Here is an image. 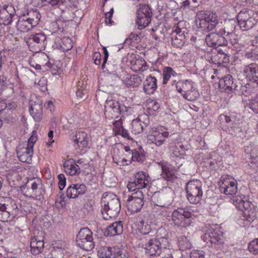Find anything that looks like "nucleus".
Segmentation results:
<instances>
[{
    "mask_svg": "<svg viewBox=\"0 0 258 258\" xmlns=\"http://www.w3.org/2000/svg\"><path fill=\"white\" fill-rule=\"evenodd\" d=\"M141 240L146 254L150 256L161 255L162 257L165 258L162 251L166 250L168 244L167 238L164 237L156 238L150 232H148L143 234Z\"/></svg>",
    "mask_w": 258,
    "mask_h": 258,
    "instance_id": "obj_1",
    "label": "nucleus"
},
{
    "mask_svg": "<svg viewBox=\"0 0 258 258\" xmlns=\"http://www.w3.org/2000/svg\"><path fill=\"white\" fill-rule=\"evenodd\" d=\"M101 213L105 220L116 217L120 211V202L117 197L112 193L104 194L101 201Z\"/></svg>",
    "mask_w": 258,
    "mask_h": 258,
    "instance_id": "obj_2",
    "label": "nucleus"
},
{
    "mask_svg": "<svg viewBox=\"0 0 258 258\" xmlns=\"http://www.w3.org/2000/svg\"><path fill=\"white\" fill-rule=\"evenodd\" d=\"M26 186H27L25 191L26 196L39 201L43 199L45 190L40 179L38 178L30 179Z\"/></svg>",
    "mask_w": 258,
    "mask_h": 258,
    "instance_id": "obj_3",
    "label": "nucleus"
},
{
    "mask_svg": "<svg viewBox=\"0 0 258 258\" xmlns=\"http://www.w3.org/2000/svg\"><path fill=\"white\" fill-rule=\"evenodd\" d=\"M237 20L242 31L251 29L257 23L255 14L252 10L249 9L241 10L237 16Z\"/></svg>",
    "mask_w": 258,
    "mask_h": 258,
    "instance_id": "obj_4",
    "label": "nucleus"
},
{
    "mask_svg": "<svg viewBox=\"0 0 258 258\" xmlns=\"http://www.w3.org/2000/svg\"><path fill=\"white\" fill-rule=\"evenodd\" d=\"M202 186V183L198 179L190 180L187 183V198L191 204H197L201 201L203 193Z\"/></svg>",
    "mask_w": 258,
    "mask_h": 258,
    "instance_id": "obj_5",
    "label": "nucleus"
},
{
    "mask_svg": "<svg viewBox=\"0 0 258 258\" xmlns=\"http://www.w3.org/2000/svg\"><path fill=\"white\" fill-rule=\"evenodd\" d=\"M192 214L185 209L177 208L174 210L171 215V221L177 226L186 228L191 223L190 218Z\"/></svg>",
    "mask_w": 258,
    "mask_h": 258,
    "instance_id": "obj_6",
    "label": "nucleus"
},
{
    "mask_svg": "<svg viewBox=\"0 0 258 258\" xmlns=\"http://www.w3.org/2000/svg\"><path fill=\"white\" fill-rule=\"evenodd\" d=\"M92 232L87 227L82 228L76 238L77 245L83 249L90 251L95 246Z\"/></svg>",
    "mask_w": 258,
    "mask_h": 258,
    "instance_id": "obj_7",
    "label": "nucleus"
},
{
    "mask_svg": "<svg viewBox=\"0 0 258 258\" xmlns=\"http://www.w3.org/2000/svg\"><path fill=\"white\" fill-rule=\"evenodd\" d=\"M136 23L139 30H142L147 27L151 21L152 12L148 5H140L137 9Z\"/></svg>",
    "mask_w": 258,
    "mask_h": 258,
    "instance_id": "obj_8",
    "label": "nucleus"
},
{
    "mask_svg": "<svg viewBox=\"0 0 258 258\" xmlns=\"http://www.w3.org/2000/svg\"><path fill=\"white\" fill-rule=\"evenodd\" d=\"M220 190L221 192L229 196H233L237 191L236 180L228 175H225L220 178Z\"/></svg>",
    "mask_w": 258,
    "mask_h": 258,
    "instance_id": "obj_9",
    "label": "nucleus"
},
{
    "mask_svg": "<svg viewBox=\"0 0 258 258\" xmlns=\"http://www.w3.org/2000/svg\"><path fill=\"white\" fill-rule=\"evenodd\" d=\"M182 25V22L178 23L171 34L172 44L176 48L181 47L184 45L185 42L186 36L185 34H187V32L185 28H181Z\"/></svg>",
    "mask_w": 258,
    "mask_h": 258,
    "instance_id": "obj_10",
    "label": "nucleus"
},
{
    "mask_svg": "<svg viewBox=\"0 0 258 258\" xmlns=\"http://www.w3.org/2000/svg\"><path fill=\"white\" fill-rule=\"evenodd\" d=\"M236 27V23L235 20H231L225 23L223 28L220 29V33L224 34L227 39L232 45L238 43V36L234 32Z\"/></svg>",
    "mask_w": 258,
    "mask_h": 258,
    "instance_id": "obj_11",
    "label": "nucleus"
},
{
    "mask_svg": "<svg viewBox=\"0 0 258 258\" xmlns=\"http://www.w3.org/2000/svg\"><path fill=\"white\" fill-rule=\"evenodd\" d=\"M135 177L134 181L129 182L127 184V188L130 191H135L136 189H141L147 187L149 181L148 180V176L146 175L145 172H138Z\"/></svg>",
    "mask_w": 258,
    "mask_h": 258,
    "instance_id": "obj_12",
    "label": "nucleus"
},
{
    "mask_svg": "<svg viewBox=\"0 0 258 258\" xmlns=\"http://www.w3.org/2000/svg\"><path fill=\"white\" fill-rule=\"evenodd\" d=\"M15 15L16 11L13 5H4L0 8V24L9 25Z\"/></svg>",
    "mask_w": 258,
    "mask_h": 258,
    "instance_id": "obj_13",
    "label": "nucleus"
},
{
    "mask_svg": "<svg viewBox=\"0 0 258 258\" xmlns=\"http://www.w3.org/2000/svg\"><path fill=\"white\" fill-rule=\"evenodd\" d=\"M206 41L208 45L211 47L216 45L225 46L229 42L224 34L220 33L219 30L216 33H211L206 36Z\"/></svg>",
    "mask_w": 258,
    "mask_h": 258,
    "instance_id": "obj_14",
    "label": "nucleus"
},
{
    "mask_svg": "<svg viewBox=\"0 0 258 258\" xmlns=\"http://www.w3.org/2000/svg\"><path fill=\"white\" fill-rule=\"evenodd\" d=\"M26 42L29 46L36 47L38 50H41L46 45V37L42 33L31 34Z\"/></svg>",
    "mask_w": 258,
    "mask_h": 258,
    "instance_id": "obj_15",
    "label": "nucleus"
},
{
    "mask_svg": "<svg viewBox=\"0 0 258 258\" xmlns=\"http://www.w3.org/2000/svg\"><path fill=\"white\" fill-rule=\"evenodd\" d=\"M119 103L118 101L111 98H107L104 105V114L108 117H118Z\"/></svg>",
    "mask_w": 258,
    "mask_h": 258,
    "instance_id": "obj_16",
    "label": "nucleus"
},
{
    "mask_svg": "<svg viewBox=\"0 0 258 258\" xmlns=\"http://www.w3.org/2000/svg\"><path fill=\"white\" fill-rule=\"evenodd\" d=\"M152 204H155L161 207L170 208L172 204L170 198L165 193L156 192L151 197Z\"/></svg>",
    "mask_w": 258,
    "mask_h": 258,
    "instance_id": "obj_17",
    "label": "nucleus"
},
{
    "mask_svg": "<svg viewBox=\"0 0 258 258\" xmlns=\"http://www.w3.org/2000/svg\"><path fill=\"white\" fill-rule=\"evenodd\" d=\"M33 149L22 144L20 145L17 150V154L19 160L22 162L31 163Z\"/></svg>",
    "mask_w": 258,
    "mask_h": 258,
    "instance_id": "obj_18",
    "label": "nucleus"
},
{
    "mask_svg": "<svg viewBox=\"0 0 258 258\" xmlns=\"http://www.w3.org/2000/svg\"><path fill=\"white\" fill-rule=\"evenodd\" d=\"M238 209L242 211L244 220L250 221L253 220L256 216L253 206L250 202L247 201L246 199L243 201L242 204L239 205Z\"/></svg>",
    "mask_w": 258,
    "mask_h": 258,
    "instance_id": "obj_19",
    "label": "nucleus"
},
{
    "mask_svg": "<svg viewBox=\"0 0 258 258\" xmlns=\"http://www.w3.org/2000/svg\"><path fill=\"white\" fill-rule=\"evenodd\" d=\"M17 207L12 208L9 205L3 204L0 206V220L3 222H8L13 220Z\"/></svg>",
    "mask_w": 258,
    "mask_h": 258,
    "instance_id": "obj_20",
    "label": "nucleus"
},
{
    "mask_svg": "<svg viewBox=\"0 0 258 258\" xmlns=\"http://www.w3.org/2000/svg\"><path fill=\"white\" fill-rule=\"evenodd\" d=\"M87 191V187L83 184H72L67 188L66 196L69 198L75 199L84 195Z\"/></svg>",
    "mask_w": 258,
    "mask_h": 258,
    "instance_id": "obj_21",
    "label": "nucleus"
},
{
    "mask_svg": "<svg viewBox=\"0 0 258 258\" xmlns=\"http://www.w3.org/2000/svg\"><path fill=\"white\" fill-rule=\"evenodd\" d=\"M219 86L221 89L225 91H237L238 86L233 81L232 76L230 75L225 76L219 81Z\"/></svg>",
    "mask_w": 258,
    "mask_h": 258,
    "instance_id": "obj_22",
    "label": "nucleus"
},
{
    "mask_svg": "<svg viewBox=\"0 0 258 258\" xmlns=\"http://www.w3.org/2000/svg\"><path fill=\"white\" fill-rule=\"evenodd\" d=\"M169 135L168 132L153 131L151 135L148 136V140L150 143H154L159 146L164 143L165 138H167Z\"/></svg>",
    "mask_w": 258,
    "mask_h": 258,
    "instance_id": "obj_23",
    "label": "nucleus"
},
{
    "mask_svg": "<svg viewBox=\"0 0 258 258\" xmlns=\"http://www.w3.org/2000/svg\"><path fill=\"white\" fill-rule=\"evenodd\" d=\"M211 59L212 62L218 66L225 67L229 61V56L225 51L221 49H218L217 53L214 54Z\"/></svg>",
    "mask_w": 258,
    "mask_h": 258,
    "instance_id": "obj_24",
    "label": "nucleus"
},
{
    "mask_svg": "<svg viewBox=\"0 0 258 258\" xmlns=\"http://www.w3.org/2000/svg\"><path fill=\"white\" fill-rule=\"evenodd\" d=\"M207 243H210L211 247L218 248L224 243L223 236L215 232H209L205 234Z\"/></svg>",
    "mask_w": 258,
    "mask_h": 258,
    "instance_id": "obj_25",
    "label": "nucleus"
},
{
    "mask_svg": "<svg viewBox=\"0 0 258 258\" xmlns=\"http://www.w3.org/2000/svg\"><path fill=\"white\" fill-rule=\"evenodd\" d=\"M144 204V201L141 199L128 197L126 202L127 209L131 213H135L139 212Z\"/></svg>",
    "mask_w": 258,
    "mask_h": 258,
    "instance_id": "obj_26",
    "label": "nucleus"
},
{
    "mask_svg": "<svg viewBox=\"0 0 258 258\" xmlns=\"http://www.w3.org/2000/svg\"><path fill=\"white\" fill-rule=\"evenodd\" d=\"M29 111L31 115L36 121H40L42 118V105L41 103L31 102L30 104Z\"/></svg>",
    "mask_w": 258,
    "mask_h": 258,
    "instance_id": "obj_27",
    "label": "nucleus"
},
{
    "mask_svg": "<svg viewBox=\"0 0 258 258\" xmlns=\"http://www.w3.org/2000/svg\"><path fill=\"white\" fill-rule=\"evenodd\" d=\"M34 27H35V26L32 25V24L28 20L25 15L20 17L16 24L17 30L22 32H27L31 30Z\"/></svg>",
    "mask_w": 258,
    "mask_h": 258,
    "instance_id": "obj_28",
    "label": "nucleus"
},
{
    "mask_svg": "<svg viewBox=\"0 0 258 258\" xmlns=\"http://www.w3.org/2000/svg\"><path fill=\"white\" fill-rule=\"evenodd\" d=\"M123 231V226L121 221L114 222L108 226L104 232L105 235L113 236L121 234Z\"/></svg>",
    "mask_w": 258,
    "mask_h": 258,
    "instance_id": "obj_29",
    "label": "nucleus"
},
{
    "mask_svg": "<svg viewBox=\"0 0 258 258\" xmlns=\"http://www.w3.org/2000/svg\"><path fill=\"white\" fill-rule=\"evenodd\" d=\"M243 72L250 80H252L255 82L258 79V64L251 63L245 66Z\"/></svg>",
    "mask_w": 258,
    "mask_h": 258,
    "instance_id": "obj_30",
    "label": "nucleus"
},
{
    "mask_svg": "<svg viewBox=\"0 0 258 258\" xmlns=\"http://www.w3.org/2000/svg\"><path fill=\"white\" fill-rule=\"evenodd\" d=\"M157 89V80L155 77L149 76L144 83V90L148 94H152Z\"/></svg>",
    "mask_w": 258,
    "mask_h": 258,
    "instance_id": "obj_31",
    "label": "nucleus"
},
{
    "mask_svg": "<svg viewBox=\"0 0 258 258\" xmlns=\"http://www.w3.org/2000/svg\"><path fill=\"white\" fill-rule=\"evenodd\" d=\"M195 85V83L191 81L180 80L176 83V88L177 91L183 96L189 89H192Z\"/></svg>",
    "mask_w": 258,
    "mask_h": 258,
    "instance_id": "obj_32",
    "label": "nucleus"
},
{
    "mask_svg": "<svg viewBox=\"0 0 258 258\" xmlns=\"http://www.w3.org/2000/svg\"><path fill=\"white\" fill-rule=\"evenodd\" d=\"M31 251L34 255H37L42 252L44 248V242L34 237L30 243Z\"/></svg>",
    "mask_w": 258,
    "mask_h": 258,
    "instance_id": "obj_33",
    "label": "nucleus"
},
{
    "mask_svg": "<svg viewBox=\"0 0 258 258\" xmlns=\"http://www.w3.org/2000/svg\"><path fill=\"white\" fill-rule=\"evenodd\" d=\"M73 140L74 143L77 144L80 148H84L88 145L87 135L84 132L77 133Z\"/></svg>",
    "mask_w": 258,
    "mask_h": 258,
    "instance_id": "obj_34",
    "label": "nucleus"
},
{
    "mask_svg": "<svg viewBox=\"0 0 258 258\" xmlns=\"http://www.w3.org/2000/svg\"><path fill=\"white\" fill-rule=\"evenodd\" d=\"M199 20H203L204 21L208 22L209 23L210 21L212 22L213 24L211 25H208V27L210 28L211 27H216L218 23V16L216 13L211 12H207L201 14V18H199Z\"/></svg>",
    "mask_w": 258,
    "mask_h": 258,
    "instance_id": "obj_35",
    "label": "nucleus"
},
{
    "mask_svg": "<svg viewBox=\"0 0 258 258\" xmlns=\"http://www.w3.org/2000/svg\"><path fill=\"white\" fill-rule=\"evenodd\" d=\"M64 171L65 172L71 176L75 175L79 173V166L73 160H67L63 164Z\"/></svg>",
    "mask_w": 258,
    "mask_h": 258,
    "instance_id": "obj_36",
    "label": "nucleus"
},
{
    "mask_svg": "<svg viewBox=\"0 0 258 258\" xmlns=\"http://www.w3.org/2000/svg\"><path fill=\"white\" fill-rule=\"evenodd\" d=\"M105 68L109 74L116 76H118V74L121 69L119 62L116 60L110 61L107 66H105Z\"/></svg>",
    "mask_w": 258,
    "mask_h": 258,
    "instance_id": "obj_37",
    "label": "nucleus"
},
{
    "mask_svg": "<svg viewBox=\"0 0 258 258\" xmlns=\"http://www.w3.org/2000/svg\"><path fill=\"white\" fill-rule=\"evenodd\" d=\"M162 176L167 180L173 181L176 178L174 170L170 166H163L162 167Z\"/></svg>",
    "mask_w": 258,
    "mask_h": 258,
    "instance_id": "obj_38",
    "label": "nucleus"
},
{
    "mask_svg": "<svg viewBox=\"0 0 258 258\" xmlns=\"http://www.w3.org/2000/svg\"><path fill=\"white\" fill-rule=\"evenodd\" d=\"M102 253L104 255L103 258H117L120 255V251L118 249L110 247H103Z\"/></svg>",
    "mask_w": 258,
    "mask_h": 258,
    "instance_id": "obj_39",
    "label": "nucleus"
},
{
    "mask_svg": "<svg viewBox=\"0 0 258 258\" xmlns=\"http://www.w3.org/2000/svg\"><path fill=\"white\" fill-rule=\"evenodd\" d=\"M57 42L59 43L60 48L63 51L70 50L73 46V42L69 37H63L61 39L58 38Z\"/></svg>",
    "mask_w": 258,
    "mask_h": 258,
    "instance_id": "obj_40",
    "label": "nucleus"
},
{
    "mask_svg": "<svg viewBox=\"0 0 258 258\" xmlns=\"http://www.w3.org/2000/svg\"><path fill=\"white\" fill-rule=\"evenodd\" d=\"M170 151L175 157H179L180 155H183L185 153V147L181 143H177L171 146Z\"/></svg>",
    "mask_w": 258,
    "mask_h": 258,
    "instance_id": "obj_41",
    "label": "nucleus"
},
{
    "mask_svg": "<svg viewBox=\"0 0 258 258\" xmlns=\"http://www.w3.org/2000/svg\"><path fill=\"white\" fill-rule=\"evenodd\" d=\"M132 69L136 72H143L147 69L146 62L144 60L137 59L132 62Z\"/></svg>",
    "mask_w": 258,
    "mask_h": 258,
    "instance_id": "obj_42",
    "label": "nucleus"
},
{
    "mask_svg": "<svg viewBox=\"0 0 258 258\" xmlns=\"http://www.w3.org/2000/svg\"><path fill=\"white\" fill-rule=\"evenodd\" d=\"M200 96L199 92L195 85L192 89H189L188 92L184 93L182 97L189 101L195 100Z\"/></svg>",
    "mask_w": 258,
    "mask_h": 258,
    "instance_id": "obj_43",
    "label": "nucleus"
},
{
    "mask_svg": "<svg viewBox=\"0 0 258 258\" xmlns=\"http://www.w3.org/2000/svg\"><path fill=\"white\" fill-rule=\"evenodd\" d=\"M26 17L32 25L35 26L38 24L41 17L39 13L35 11L28 13L27 15H26Z\"/></svg>",
    "mask_w": 258,
    "mask_h": 258,
    "instance_id": "obj_44",
    "label": "nucleus"
},
{
    "mask_svg": "<svg viewBox=\"0 0 258 258\" xmlns=\"http://www.w3.org/2000/svg\"><path fill=\"white\" fill-rule=\"evenodd\" d=\"M177 73L171 68L166 67L164 69L163 71V81L164 84H167L168 81L169 80L171 76H175Z\"/></svg>",
    "mask_w": 258,
    "mask_h": 258,
    "instance_id": "obj_45",
    "label": "nucleus"
},
{
    "mask_svg": "<svg viewBox=\"0 0 258 258\" xmlns=\"http://www.w3.org/2000/svg\"><path fill=\"white\" fill-rule=\"evenodd\" d=\"M132 132L135 135L139 134L143 132L144 128L143 124L138 121L136 119H134L132 123Z\"/></svg>",
    "mask_w": 258,
    "mask_h": 258,
    "instance_id": "obj_46",
    "label": "nucleus"
},
{
    "mask_svg": "<svg viewBox=\"0 0 258 258\" xmlns=\"http://www.w3.org/2000/svg\"><path fill=\"white\" fill-rule=\"evenodd\" d=\"M102 179L104 184L106 186L109 187L114 186L116 183V178L112 174L109 175H103Z\"/></svg>",
    "mask_w": 258,
    "mask_h": 258,
    "instance_id": "obj_47",
    "label": "nucleus"
},
{
    "mask_svg": "<svg viewBox=\"0 0 258 258\" xmlns=\"http://www.w3.org/2000/svg\"><path fill=\"white\" fill-rule=\"evenodd\" d=\"M246 104L252 111L258 113V94L254 98L249 100Z\"/></svg>",
    "mask_w": 258,
    "mask_h": 258,
    "instance_id": "obj_48",
    "label": "nucleus"
},
{
    "mask_svg": "<svg viewBox=\"0 0 258 258\" xmlns=\"http://www.w3.org/2000/svg\"><path fill=\"white\" fill-rule=\"evenodd\" d=\"M252 88L249 84L245 85H241L240 87L239 91H237L239 94H241L245 96L250 95L252 93Z\"/></svg>",
    "mask_w": 258,
    "mask_h": 258,
    "instance_id": "obj_49",
    "label": "nucleus"
},
{
    "mask_svg": "<svg viewBox=\"0 0 258 258\" xmlns=\"http://www.w3.org/2000/svg\"><path fill=\"white\" fill-rule=\"evenodd\" d=\"M197 23H198V21ZM212 23L213 24V23L211 21H210L209 23H208V22L204 21L203 20H199V24H198L197 23V25L199 26L200 28H202L203 30L209 32L212 31L215 28V27H213L211 28V27L210 28L208 27L209 25H211Z\"/></svg>",
    "mask_w": 258,
    "mask_h": 258,
    "instance_id": "obj_50",
    "label": "nucleus"
},
{
    "mask_svg": "<svg viewBox=\"0 0 258 258\" xmlns=\"http://www.w3.org/2000/svg\"><path fill=\"white\" fill-rule=\"evenodd\" d=\"M136 119L143 124L144 127H147L150 123L149 117L146 114L139 115Z\"/></svg>",
    "mask_w": 258,
    "mask_h": 258,
    "instance_id": "obj_51",
    "label": "nucleus"
},
{
    "mask_svg": "<svg viewBox=\"0 0 258 258\" xmlns=\"http://www.w3.org/2000/svg\"><path fill=\"white\" fill-rule=\"evenodd\" d=\"M248 249L253 254L258 253V239H255L249 243Z\"/></svg>",
    "mask_w": 258,
    "mask_h": 258,
    "instance_id": "obj_52",
    "label": "nucleus"
},
{
    "mask_svg": "<svg viewBox=\"0 0 258 258\" xmlns=\"http://www.w3.org/2000/svg\"><path fill=\"white\" fill-rule=\"evenodd\" d=\"M141 82V78L138 75H133L131 76L130 79V85L133 87H138Z\"/></svg>",
    "mask_w": 258,
    "mask_h": 258,
    "instance_id": "obj_53",
    "label": "nucleus"
},
{
    "mask_svg": "<svg viewBox=\"0 0 258 258\" xmlns=\"http://www.w3.org/2000/svg\"><path fill=\"white\" fill-rule=\"evenodd\" d=\"M132 159L133 161L138 162H143L144 160V156L143 154H141L136 150L132 151Z\"/></svg>",
    "mask_w": 258,
    "mask_h": 258,
    "instance_id": "obj_54",
    "label": "nucleus"
},
{
    "mask_svg": "<svg viewBox=\"0 0 258 258\" xmlns=\"http://www.w3.org/2000/svg\"><path fill=\"white\" fill-rule=\"evenodd\" d=\"M37 140V138L35 132H33V134L31 136V137L28 139V141L27 143L23 144V145L26 146L27 147H30L33 149V147Z\"/></svg>",
    "mask_w": 258,
    "mask_h": 258,
    "instance_id": "obj_55",
    "label": "nucleus"
},
{
    "mask_svg": "<svg viewBox=\"0 0 258 258\" xmlns=\"http://www.w3.org/2000/svg\"><path fill=\"white\" fill-rule=\"evenodd\" d=\"M48 3L53 7H56L60 8V6L65 4L67 0H44Z\"/></svg>",
    "mask_w": 258,
    "mask_h": 258,
    "instance_id": "obj_56",
    "label": "nucleus"
},
{
    "mask_svg": "<svg viewBox=\"0 0 258 258\" xmlns=\"http://www.w3.org/2000/svg\"><path fill=\"white\" fill-rule=\"evenodd\" d=\"M251 147H247L245 150V152L246 155V158L250 159H255L257 157V154H255L253 150L251 149Z\"/></svg>",
    "mask_w": 258,
    "mask_h": 258,
    "instance_id": "obj_57",
    "label": "nucleus"
},
{
    "mask_svg": "<svg viewBox=\"0 0 258 258\" xmlns=\"http://www.w3.org/2000/svg\"><path fill=\"white\" fill-rule=\"evenodd\" d=\"M59 204L61 207L66 205V202L63 194L61 192H59L56 197L55 204Z\"/></svg>",
    "mask_w": 258,
    "mask_h": 258,
    "instance_id": "obj_58",
    "label": "nucleus"
},
{
    "mask_svg": "<svg viewBox=\"0 0 258 258\" xmlns=\"http://www.w3.org/2000/svg\"><path fill=\"white\" fill-rule=\"evenodd\" d=\"M246 198L243 196L242 198L241 196H236L233 199V203L236 207V208L239 209V205L242 204V202L244 200H246Z\"/></svg>",
    "mask_w": 258,
    "mask_h": 258,
    "instance_id": "obj_59",
    "label": "nucleus"
},
{
    "mask_svg": "<svg viewBox=\"0 0 258 258\" xmlns=\"http://www.w3.org/2000/svg\"><path fill=\"white\" fill-rule=\"evenodd\" d=\"M113 12V9L112 8L110 9L109 12L106 13V14H105V22L107 24L112 25V24L114 23L111 19Z\"/></svg>",
    "mask_w": 258,
    "mask_h": 258,
    "instance_id": "obj_60",
    "label": "nucleus"
},
{
    "mask_svg": "<svg viewBox=\"0 0 258 258\" xmlns=\"http://www.w3.org/2000/svg\"><path fill=\"white\" fill-rule=\"evenodd\" d=\"M58 187L60 190H62L66 185V178L63 174H60L58 175Z\"/></svg>",
    "mask_w": 258,
    "mask_h": 258,
    "instance_id": "obj_61",
    "label": "nucleus"
},
{
    "mask_svg": "<svg viewBox=\"0 0 258 258\" xmlns=\"http://www.w3.org/2000/svg\"><path fill=\"white\" fill-rule=\"evenodd\" d=\"M7 87V79L3 76H0V94Z\"/></svg>",
    "mask_w": 258,
    "mask_h": 258,
    "instance_id": "obj_62",
    "label": "nucleus"
},
{
    "mask_svg": "<svg viewBox=\"0 0 258 258\" xmlns=\"http://www.w3.org/2000/svg\"><path fill=\"white\" fill-rule=\"evenodd\" d=\"M257 55L258 51L251 50V51H248L246 52L244 56L245 58L251 59V60H254Z\"/></svg>",
    "mask_w": 258,
    "mask_h": 258,
    "instance_id": "obj_63",
    "label": "nucleus"
},
{
    "mask_svg": "<svg viewBox=\"0 0 258 258\" xmlns=\"http://www.w3.org/2000/svg\"><path fill=\"white\" fill-rule=\"evenodd\" d=\"M190 258H205L204 252L199 250H194L191 252Z\"/></svg>",
    "mask_w": 258,
    "mask_h": 258,
    "instance_id": "obj_64",
    "label": "nucleus"
}]
</instances>
